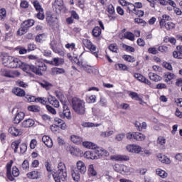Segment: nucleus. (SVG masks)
Returning a JSON list of instances; mask_svg holds the SVG:
<instances>
[{"mask_svg": "<svg viewBox=\"0 0 182 182\" xmlns=\"http://www.w3.org/2000/svg\"><path fill=\"white\" fill-rule=\"evenodd\" d=\"M36 66L33 65H26V73L31 70L33 72V73H35L36 75H38V76H42L43 73L42 72H46V70L48 69V67L46 66V64L43 63L41 60H36Z\"/></svg>", "mask_w": 182, "mask_h": 182, "instance_id": "nucleus-1", "label": "nucleus"}, {"mask_svg": "<svg viewBox=\"0 0 182 182\" xmlns=\"http://www.w3.org/2000/svg\"><path fill=\"white\" fill-rule=\"evenodd\" d=\"M57 171L53 174V177L55 182H64L68 178V171L65 164L60 162L57 167Z\"/></svg>", "mask_w": 182, "mask_h": 182, "instance_id": "nucleus-2", "label": "nucleus"}, {"mask_svg": "<svg viewBox=\"0 0 182 182\" xmlns=\"http://www.w3.org/2000/svg\"><path fill=\"white\" fill-rule=\"evenodd\" d=\"M86 164L82 161H78L76 163V167L72 171L73 178L75 181H79L80 180V174H85L86 173Z\"/></svg>", "mask_w": 182, "mask_h": 182, "instance_id": "nucleus-3", "label": "nucleus"}, {"mask_svg": "<svg viewBox=\"0 0 182 182\" xmlns=\"http://www.w3.org/2000/svg\"><path fill=\"white\" fill-rule=\"evenodd\" d=\"M72 104L73 110H75L77 114H85V112H86L85 101L77 97H74L73 98Z\"/></svg>", "mask_w": 182, "mask_h": 182, "instance_id": "nucleus-4", "label": "nucleus"}, {"mask_svg": "<svg viewBox=\"0 0 182 182\" xmlns=\"http://www.w3.org/2000/svg\"><path fill=\"white\" fill-rule=\"evenodd\" d=\"M9 66V68H11L13 69L20 68V69H22V70H23V72H26V66H28V64L22 62L18 58L11 57V61Z\"/></svg>", "mask_w": 182, "mask_h": 182, "instance_id": "nucleus-5", "label": "nucleus"}, {"mask_svg": "<svg viewBox=\"0 0 182 182\" xmlns=\"http://www.w3.org/2000/svg\"><path fill=\"white\" fill-rule=\"evenodd\" d=\"M34 24L35 21H33V19H28L23 21L18 31V35L21 36L26 33V32H28V29H29V28L31 26H33Z\"/></svg>", "mask_w": 182, "mask_h": 182, "instance_id": "nucleus-6", "label": "nucleus"}, {"mask_svg": "<svg viewBox=\"0 0 182 182\" xmlns=\"http://www.w3.org/2000/svg\"><path fill=\"white\" fill-rule=\"evenodd\" d=\"M63 112H60V117L61 119H68V120H70L72 119V115L70 113V109H69V107L66 105V102H63Z\"/></svg>", "mask_w": 182, "mask_h": 182, "instance_id": "nucleus-7", "label": "nucleus"}, {"mask_svg": "<svg viewBox=\"0 0 182 182\" xmlns=\"http://www.w3.org/2000/svg\"><path fill=\"white\" fill-rule=\"evenodd\" d=\"M12 164H14V161L12 160H11L6 164V176H7V178L10 181H14L15 180V178H14V176H12V172H11Z\"/></svg>", "mask_w": 182, "mask_h": 182, "instance_id": "nucleus-8", "label": "nucleus"}, {"mask_svg": "<svg viewBox=\"0 0 182 182\" xmlns=\"http://www.w3.org/2000/svg\"><path fill=\"white\" fill-rule=\"evenodd\" d=\"M84 157L85 159H88L90 160H96V159H99L97 150H95V151H92V152L90 151H86L84 154Z\"/></svg>", "mask_w": 182, "mask_h": 182, "instance_id": "nucleus-9", "label": "nucleus"}, {"mask_svg": "<svg viewBox=\"0 0 182 182\" xmlns=\"http://www.w3.org/2000/svg\"><path fill=\"white\" fill-rule=\"evenodd\" d=\"M127 150L129 153H136V154H139L140 151H141V146L136 144H132L127 146Z\"/></svg>", "mask_w": 182, "mask_h": 182, "instance_id": "nucleus-10", "label": "nucleus"}, {"mask_svg": "<svg viewBox=\"0 0 182 182\" xmlns=\"http://www.w3.org/2000/svg\"><path fill=\"white\" fill-rule=\"evenodd\" d=\"M111 160H115V161H129L130 156L127 155H113L110 156Z\"/></svg>", "mask_w": 182, "mask_h": 182, "instance_id": "nucleus-11", "label": "nucleus"}, {"mask_svg": "<svg viewBox=\"0 0 182 182\" xmlns=\"http://www.w3.org/2000/svg\"><path fill=\"white\" fill-rule=\"evenodd\" d=\"M83 43L85 46L87 48V49H89L91 52H92L94 55H97V53H96V46L93 45L90 40L85 39L84 40Z\"/></svg>", "mask_w": 182, "mask_h": 182, "instance_id": "nucleus-12", "label": "nucleus"}, {"mask_svg": "<svg viewBox=\"0 0 182 182\" xmlns=\"http://www.w3.org/2000/svg\"><path fill=\"white\" fill-rule=\"evenodd\" d=\"M114 170L117 173H121V174H123V173L129 172V168H127V166L125 165L116 164L114 166Z\"/></svg>", "mask_w": 182, "mask_h": 182, "instance_id": "nucleus-13", "label": "nucleus"}, {"mask_svg": "<svg viewBox=\"0 0 182 182\" xmlns=\"http://www.w3.org/2000/svg\"><path fill=\"white\" fill-rule=\"evenodd\" d=\"M42 141L47 147H49L50 149L53 146V141L49 136L44 135L42 138Z\"/></svg>", "mask_w": 182, "mask_h": 182, "instance_id": "nucleus-14", "label": "nucleus"}, {"mask_svg": "<svg viewBox=\"0 0 182 182\" xmlns=\"http://www.w3.org/2000/svg\"><path fill=\"white\" fill-rule=\"evenodd\" d=\"M54 8L55 9L56 12H60L61 11H63V1L55 0Z\"/></svg>", "mask_w": 182, "mask_h": 182, "instance_id": "nucleus-15", "label": "nucleus"}, {"mask_svg": "<svg viewBox=\"0 0 182 182\" xmlns=\"http://www.w3.org/2000/svg\"><path fill=\"white\" fill-rule=\"evenodd\" d=\"M157 157L158 160L161 161V163H164V164H170L171 163V161L166 155L159 154H158Z\"/></svg>", "mask_w": 182, "mask_h": 182, "instance_id": "nucleus-16", "label": "nucleus"}, {"mask_svg": "<svg viewBox=\"0 0 182 182\" xmlns=\"http://www.w3.org/2000/svg\"><path fill=\"white\" fill-rule=\"evenodd\" d=\"M25 119V113L23 112H18L14 119V122L16 124H19L20 122H22V119Z\"/></svg>", "mask_w": 182, "mask_h": 182, "instance_id": "nucleus-17", "label": "nucleus"}, {"mask_svg": "<svg viewBox=\"0 0 182 182\" xmlns=\"http://www.w3.org/2000/svg\"><path fill=\"white\" fill-rule=\"evenodd\" d=\"M12 93H14V95H16V96H18L19 97H23V96H25L26 95L25 90L19 87L13 88Z\"/></svg>", "mask_w": 182, "mask_h": 182, "instance_id": "nucleus-18", "label": "nucleus"}, {"mask_svg": "<svg viewBox=\"0 0 182 182\" xmlns=\"http://www.w3.org/2000/svg\"><path fill=\"white\" fill-rule=\"evenodd\" d=\"M9 133L11 134V136H21L22 134V131L16 129L15 127H11L9 129Z\"/></svg>", "mask_w": 182, "mask_h": 182, "instance_id": "nucleus-19", "label": "nucleus"}, {"mask_svg": "<svg viewBox=\"0 0 182 182\" xmlns=\"http://www.w3.org/2000/svg\"><path fill=\"white\" fill-rule=\"evenodd\" d=\"M172 21L171 17H170V16L167 15V14H164L162 16V18L161 19V21H159V25L161 28H164V24L166 23V21Z\"/></svg>", "mask_w": 182, "mask_h": 182, "instance_id": "nucleus-20", "label": "nucleus"}, {"mask_svg": "<svg viewBox=\"0 0 182 182\" xmlns=\"http://www.w3.org/2000/svg\"><path fill=\"white\" fill-rule=\"evenodd\" d=\"M35 124V121L32 119H28L24 120L21 123L22 127L28 128V127H32Z\"/></svg>", "mask_w": 182, "mask_h": 182, "instance_id": "nucleus-21", "label": "nucleus"}, {"mask_svg": "<svg viewBox=\"0 0 182 182\" xmlns=\"http://www.w3.org/2000/svg\"><path fill=\"white\" fill-rule=\"evenodd\" d=\"M77 65L81 67V68H82L83 70H85V72H87V73H93V70L92 69V67L89 65H85V64H80V63L79 62V60H77Z\"/></svg>", "mask_w": 182, "mask_h": 182, "instance_id": "nucleus-22", "label": "nucleus"}, {"mask_svg": "<svg viewBox=\"0 0 182 182\" xmlns=\"http://www.w3.org/2000/svg\"><path fill=\"white\" fill-rule=\"evenodd\" d=\"M48 100L50 105H52V106H54L55 107H59L60 106L59 101L55 97L50 96L48 98Z\"/></svg>", "mask_w": 182, "mask_h": 182, "instance_id": "nucleus-23", "label": "nucleus"}, {"mask_svg": "<svg viewBox=\"0 0 182 182\" xmlns=\"http://www.w3.org/2000/svg\"><path fill=\"white\" fill-rule=\"evenodd\" d=\"M27 177L28 178L38 179L39 177H41V173H39L38 171H33L27 173Z\"/></svg>", "mask_w": 182, "mask_h": 182, "instance_id": "nucleus-24", "label": "nucleus"}, {"mask_svg": "<svg viewBox=\"0 0 182 182\" xmlns=\"http://www.w3.org/2000/svg\"><path fill=\"white\" fill-rule=\"evenodd\" d=\"M11 60H12V56L5 55L2 58V63L6 68H9V65H11Z\"/></svg>", "mask_w": 182, "mask_h": 182, "instance_id": "nucleus-25", "label": "nucleus"}, {"mask_svg": "<svg viewBox=\"0 0 182 182\" xmlns=\"http://www.w3.org/2000/svg\"><path fill=\"white\" fill-rule=\"evenodd\" d=\"M0 75L5 76L6 77H14V75L6 68H1L0 70Z\"/></svg>", "mask_w": 182, "mask_h": 182, "instance_id": "nucleus-26", "label": "nucleus"}, {"mask_svg": "<svg viewBox=\"0 0 182 182\" xmlns=\"http://www.w3.org/2000/svg\"><path fill=\"white\" fill-rule=\"evenodd\" d=\"M65 73V70L63 68H53L51 69V75L56 76V75H62Z\"/></svg>", "mask_w": 182, "mask_h": 182, "instance_id": "nucleus-27", "label": "nucleus"}, {"mask_svg": "<svg viewBox=\"0 0 182 182\" xmlns=\"http://www.w3.org/2000/svg\"><path fill=\"white\" fill-rule=\"evenodd\" d=\"M156 176H159V177H161V178H166L168 176V173H167V172H166V171H164L160 168H156Z\"/></svg>", "mask_w": 182, "mask_h": 182, "instance_id": "nucleus-28", "label": "nucleus"}, {"mask_svg": "<svg viewBox=\"0 0 182 182\" xmlns=\"http://www.w3.org/2000/svg\"><path fill=\"white\" fill-rule=\"evenodd\" d=\"M149 77L151 80H153L154 82H160V80H161V77H160L157 74H154V73H149Z\"/></svg>", "mask_w": 182, "mask_h": 182, "instance_id": "nucleus-29", "label": "nucleus"}, {"mask_svg": "<svg viewBox=\"0 0 182 182\" xmlns=\"http://www.w3.org/2000/svg\"><path fill=\"white\" fill-rule=\"evenodd\" d=\"M82 145L84 147H86V149H90L91 150H95L97 147V146L92 142L90 141H84L82 143Z\"/></svg>", "mask_w": 182, "mask_h": 182, "instance_id": "nucleus-30", "label": "nucleus"}, {"mask_svg": "<svg viewBox=\"0 0 182 182\" xmlns=\"http://www.w3.org/2000/svg\"><path fill=\"white\" fill-rule=\"evenodd\" d=\"M63 63H65V60H63V58H54L53 59V65H54V66H59L63 65Z\"/></svg>", "mask_w": 182, "mask_h": 182, "instance_id": "nucleus-31", "label": "nucleus"}, {"mask_svg": "<svg viewBox=\"0 0 182 182\" xmlns=\"http://www.w3.org/2000/svg\"><path fill=\"white\" fill-rule=\"evenodd\" d=\"M134 139L135 140H137V141H143V140L146 139V135H144L141 133L135 132V134L134 135Z\"/></svg>", "mask_w": 182, "mask_h": 182, "instance_id": "nucleus-32", "label": "nucleus"}, {"mask_svg": "<svg viewBox=\"0 0 182 182\" xmlns=\"http://www.w3.org/2000/svg\"><path fill=\"white\" fill-rule=\"evenodd\" d=\"M56 19L57 17L55 14H52L50 13L48 14L46 21L48 23H53V22H55Z\"/></svg>", "mask_w": 182, "mask_h": 182, "instance_id": "nucleus-33", "label": "nucleus"}, {"mask_svg": "<svg viewBox=\"0 0 182 182\" xmlns=\"http://www.w3.org/2000/svg\"><path fill=\"white\" fill-rule=\"evenodd\" d=\"M70 139L71 141H73V143H75V144H80V143H82V137L76 135H72L70 136Z\"/></svg>", "mask_w": 182, "mask_h": 182, "instance_id": "nucleus-34", "label": "nucleus"}, {"mask_svg": "<svg viewBox=\"0 0 182 182\" xmlns=\"http://www.w3.org/2000/svg\"><path fill=\"white\" fill-rule=\"evenodd\" d=\"M97 153H98L97 155L99 158L102 156H105V157L109 156V151L104 149L103 148L97 149Z\"/></svg>", "mask_w": 182, "mask_h": 182, "instance_id": "nucleus-35", "label": "nucleus"}, {"mask_svg": "<svg viewBox=\"0 0 182 182\" xmlns=\"http://www.w3.org/2000/svg\"><path fill=\"white\" fill-rule=\"evenodd\" d=\"M92 33L93 36L97 38L102 34V29L100 28V27L96 26L93 28Z\"/></svg>", "mask_w": 182, "mask_h": 182, "instance_id": "nucleus-36", "label": "nucleus"}, {"mask_svg": "<svg viewBox=\"0 0 182 182\" xmlns=\"http://www.w3.org/2000/svg\"><path fill=\"white\" fill-rule=\"evenodd\" d=\"M82 127H99V126H102L101 124H95L92 122H82Z\"/></svg>", "mask_w": 182, "mask_h": 182, "instance_id": "nucleus-37", "label": "nucleus"}, {"mask_svg": "<svg viewBox=\"0 0 182 182\" xmlns=\"http://www.w3.org/2000/svg\"><path fill=\"white\" fill-rule=\"evenodd\" d=\"M164 27L167 30V31H171V29H174L176 28V24L171 21H168L167 23H165L164 24Z\"/></svg>", "mask_w": 182, "mask_h": 182, "instance_id": "nucleus-38", "label": "nucleus"}, {"mask_svg": "<svg viewBox=\"0 0 182 182\" xmlns=\"http://www.w3.org/2000/svg\"><path fill=\"white\" fill-rule=\"evenodd\" d=\"M88 172H89V175L91 176L92 177H95V176L97 175V172H96V170H95V167L93 166V164H91L89 166Z\"/></svg>", "mask_w": 182, "mask_h": 182, "instance_id": "nucleus-39", "label": "nucleus"}, {"mask_svg": "<svg viewBox=\"0 0 182 182\" xmlns=\"http://www.w3.org/2000/svg\"><path fill=\"white\" fill-rule=\"evenodd\" d=\"M55 95L56 97H58V99H59V100H60L61 103L63 105V103H65V102H63V99H65V95H63V92L57 90L55 91Z\"/></svg>", "mask_w": 182, "mask_h": 182, "instance_id": "nucleus-40", "label": "nucleus"}, {"mask_svg": "<svg viewBox=\"0 0 182 182\" xmlns=\"http://www.w3.org/2000/svg\"><path fill=\"white\" fill-rule=\"evenodd\" d=\"M114 134V131L110 130V131L101 132L100 136L101 137H110V136H113Z\"/></svg>", "mask_w": 182, "mask_h": 182, "instance_id": "nucleus-41", "label": "nucleus"}, {"mask_svg": "<svg viewBox=\"0 0 182 182\" xmlns=\"http://www.w3.org/2000/svg\"><path fill=\"white\" fill-rule=\"evenodd\" d=\"M28 110H29V112H34V113H38V112H41V107L36 105H31L28 107Z\"/></svg>", "mask_w": 182, "mask_h": 182, "instance_id": "nucleus-42", "label": "nucleus"}, {"mask_svg": "<svg viewBox=\"0 0 182 182\" xmlns=\"http://www.w3.org/2000/svg\"><path fill=\"white\" fill-rule=\"evenodd\" d=\"M129 96L134 100H137L138 102H142V100L140 98V97H139V94H137L136 92H131L129 93Z\"/></svg>", "mask_w": 182, "mask_h": 182, "instance_id": "nucleus-43", "label": "nucleus"}, {"mask_svg": "<svg viewBox=\"0 0 182 182\" xmlns=\"http://www.w3.org/2000/svg\"><path fill=\"white\" fill-rule=\"evenodd\" d=\"M41 86L46 89V90H49L50 87H52V84L48 82V81H43L42 82L40 83Z\"/></svg>", "mask_w": 182, "mask_h": 182, "instance_id": "nucleus-44", "label": "nucleus"}, {"mask_svg": "<svg viewBox=\"0 0 182 182\" xmlns=\"http://www.w3.org/2000/svg\"><path fill=\"white\" fill-rule=\"evenodd\" d=\"M19 144H21V140H16V141L12 142L11 147H12V149H14L15 153H16L18 151Z\"/></svg>", "mask_w": 182, "mask_h": 182, "instance_id": "nucleus-45", "label": "nucleus"}, {"mask_svg": "<svg viewBox=\"0 0 182 182\" xmlns=\"http://www.w3.org/2000/svg\"><path fill=\"white\" fill-rule=\"evenodd\" d=\"M156 143L159 146H164V144H166V138L161 136H159Z\"/></svg>", "mask_w": 182, "mask_h": 182, "instance_id": "nucleus-46", "label": "nucleus"}, {"mask_svg": "<svg viewBox=\"0 0 182 182\" xmlns=\"http://www.w3.org/2000/svg\"><path fill=\"white\" fill-rule=\"evenodd\" d=\"M124 37L129 41H134V34H133V33L126 32L124 34Z\"/></svg>", "mask_w": 182, "mask_h": 182, "instance_id": "nucleus-47", "label": "nucleus"}, {"mask_svg": "<svg viewBox=\"0 0 182 182\" xmlns=\"http://www.w3.org/2000/svg\"><path fill=\"white\" fill-rule=\"evenodd\" d=\"M107 11L108 14H109V15H114V14L116 13L114 11V6H113V4H109L107 6Z\"/></svg>", "mask_w": 182, "mask_h": 182, "instance_id": "nucleus-48", "label": "nucleus"}, {"mask_svg": "<svg viewBox=\"0 0 182 182\" xmlns=\"http://www.w3.org/2000/svg\"><path fill=\"white\" fill-rule=\"evenodd\" d=\"M6 18V9L2 8L0 9V21H4Z\"/></svg>", "mask_w": 182, "mask_h": 182, "instance_id": "nucleus-49", "label": "nucleus"}, {"mask_svg": "<svg viewBox=\"0 0 182 182\" xmlns=\"http://www.w3.org/2000/svg\"><path fill=\"white\" fill-rule=\"evenodd\" d=\"M33 6L37 11H43V9H42V6H41V4L38 1H34L33 2Z\"/></svg>", "mask_w": 182, "mask_h": 182, "instance_id": "nucleus-50", "label": "nucleus"}, {"mask_svg": "<svg viewBox=\"0 0 182 182\" xmlns=\"http://www.w3.org/2000/svg\"><path fill=\"white\" fill-rule=\"evenodd\" d=\"M164 76H165L166 82H169V80L174 79L175 75L171 73H165Z\"/></svg>", "mask_w": 182, "mask_h": 182, "instance_id": "nucleus-51", "label": "nucleus"}, {"mask_svg": "<svg viewBox=\"0 0 182 182\" xmlns=\"http://www.w3.org/2000/svg\"><path fill=\"white\" fill-rule=\"evenodd\" d=\"M124 137H126V134L120 133L115 136V140L117 141H122Z\"/></svg>", "mask_w": 182, "mask_h": 182, "instance_id": "nucleus-52", "label": "nucleus"}, {"mask_svg": "<svg viewBox=\"0 0 182 182\" xmlns=\"http://www.w3.org/2000/svg\"><path fill=\"white\" fill-rule=\"evenodd\" d=\"M36 18L41 21H43V19H45V14L43 13V10L38 11V13L36 14Z\"/></svg>", "mask_w": 182, "mask_h": 182, "instance_id": "nucleus-53", "label": "nucleus"}, {"mask_svg": "<svg viewBox=\"0 0 182 182\" xmlns=\"http://www.w3.org/2000/svg\"><path fill=\"white\" fill-rule=\"evenodd\" d=\"M12 176L14 177H18L19 176V169L16 166H13Z\"/></svg>", "mask_w": 182, "mask_h": 182, "instance_id": "nucleus-54", "label": "nucleus"}, {"mask_svg": "<svg viewBox=\"0 0 182 182\" xmlns=\"http://www.w3.org/2000/svg\"><path fill=\"white\" fill-rule=\"evenodd\" d=\"M122 48L124 49H125V50H127V52H134L136 50L134 49V48L130 46H127L126 44H123L122 45Z\"/></svg>", "mask_w": 182, "mask_h": 182, "instance_id": "nucleus-55", "label": "nucleus"}, {"mask_svg": "<svg viewBox=\"0 0 182 182\" xmlns=\"http://www.w3.org/2000/svg\"><path fill=\"white\" fill-rule=\"evenodd\" d=\"M26 150H28V146H26V144L23 143L20 145V151L21 154H23V153L26 152Z\"/></svg>", "mask_w": 182, "mask_h": 182, "instance_id": "nucleus-56", "label": "nucleus"}, {"mask_svg": "<svg viewBox=\"0 0 182 182\" xmlns=\"http://www.w3.org/2000/svg\"><path fill=\"white\" fill-rule=\"evenodd\" d=\"M53 52H55V53H58V55H59L60 56H65V52H63V50H62V49L58 48V47L55 48H53Z\"/></svg>", "mask_w": 182, "mask_h": 182, "instance_id": "nucleus-57", "label": "nucleus"}, {"mask_svg": "<svg viewBox=\"0 0 182 182\" xmlns=\"http://www.w3.org/2000/svg\"><path fill=\"white\" fill-rule=\"evenodd\" d=\"M173 56L175 59H182V53L179 50L173 51Z\"/></svg>", "mask_w": 182, "mask_h": 182, "instance_id": "nucleus-58", "label": "nucleus"}, {"mask_svg": "<svg viewBox=\"0 0 182 182\" xmlns=\"http://www.w3.org/2000/svg\"><path fill=\"white\" fill-rule=\"evenodd\" d=\"M45 38H46V34H40L36 37V42H42Z\"/></svg>", "mask_w": 182, "mask_h": 182, "instance_id": "nucleus-59", "label": "nucleus"}, {"mask_svg": "<svg viewBox=\"0 0 182 182\" xmlns=\"http://www.w3.org/2000/svg\"><path fill=\"white\" fill-rule=\"evenodd\" d=\"M23 170H29V162L28 160H24L21 164Z\"/></svg>", "mask_w": 182, "mask_h": 182, "instance_id": "nucleus-60", "label": "nucleus"}, {"mask_svg": "<svg viewBox=\"0 0 182 182\" xmlns=\"http://www.w3.org/2000/svg\"><path fill=\"white\" fill-rule=\"evenodd\" d=\"M109 50H111V52H114L115 53H117V50H118L117 45H116V44H111L109 46Z\"/></svg>", "mask_w": 182, "mask_h": 182, "instance_id": "nucleus-61", "label": "nucleus"}, {"mask_svg": "<svg viewBox=\"0 0 182 182\" xmlns=\"http://www.w3.org/2000/svg\"><path fill=\"white\" fill-rule=\"evenodd\" d=\"M123 59H124V60H127V62H134V60H136L132 55H124Z\"/></svg>", "mask_w": 182, "mask_h": 182, "instance_id": "nucleus-62", "label": "nucleus"}, {"mask_svg": "<svg viewBox=\"0 0 182 182\" xmlns=\"http://www.w3.org/2000/svg\"><path fill=\"white\" fill-rule=\"evenodd\" d=\"M134 77H135V79H137L139 82H143V80H144V77L139 73L134 74Z\"/></svg>", "mask_w": 182, "mask_h": 182, "instance_id": "nucleus-63", "label": "nucleus"}, {"mask_svg": "<svg viewBox=\"0 0 182 182\" xmlns=\"http://www.w3.org/2000/svg\"><path fill=\"white\" fill-rule=\"evenodd\" d=\"M36 103H41V105H46V98L45 97H37L36 100Z\"/></svg>", "mask_w": 182, "mask_h": 182, "instance_id": "nucleus-64", "label": "nucleus"}]
</instances>
